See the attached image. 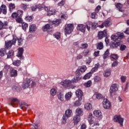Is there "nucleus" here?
I'll return each instance as SVG.
<instances>
[{"label": "nucleus", "mask_w": 129, "mask_h": 129, "mask_svg": "<svg viewBox=\"0 0 129 129\" xmlns=\"http://www.w3.org/2000/svg\"><path fill=\"white\" fill-rule=\"evenodd\" d=\"M124 37L123 36V33L118 32L115 35H112L111 36V40L114 41V42L112 43L111 47L113 48H117L119 45H120V42L121 41V39Z\"/></svg>", "instance_id": "obj_1"}, {"label": "nucleus", "mask_w": 129, "mask_h": 129, "mask_svg": "<svg viewBox=\"0 0 129 129\" xmlns=\"http://www.w3.org/2000/svg\"><path fill=\"white\" fill-rule=\"evenodd\" d=\"M17 39H18V37H17L16 35H13L12 40L5 42V48H6V49H11L13 45H16Z\"/></svg>", "instance_id": "obj_2"}, {"label": "nucleus", "mask_w": 129, "mask_h": 129, "mask_svg": "<svg viewBox=\"0 0 129 129\" xmlns=\"http://www.w3.org/2000/svg\"><path fill=\"white\" fill-rule=\"evenodd\" d=\"M42 30L43 32H47L48 34H51L54 32V28L52 24H47L42 27Z\"/></svg>", "instance_id": "obj_3"}, {"label": "nucleus", "mask_w": 129, "mask_h": 129, "mask_svg": "<svg viewBox=\"0 0 129 129\" xmlns=\"http://www.w3.org/2000/svg\"><path fill=\"white\" fill-rule=\"evenodd\" d=\"M118 90V85L116 84H112L109 90L110 96L112 97L114 95H115L116 91Z\"/></svg>", "instance_id": "obj_4"}, {"label": "nucleus", "mask_w": 129, "mask_h": 129, "mask_svg": "<svg viewBox=\"0 0 129 129\" xmlns=\"http://www.w3.org/2000/svg\"><path fill=\"white\" fill-rule=\"evenodd\" d=\"M74 29V25L72 24H67L65 26L64 32L66 35H70L72 33L73 29Z\"/></svg>", "instance_id": "obj_5"}, {"label": "nucleus", "mask_w": 129, "mask_h": 129, "mask_svg": "<svg viewBox=\"0 0 129 129\" xmlns=\"http://www.w3.org/2000/svg\"><path fill=\"white\" fill-rule=\"evenodd\" d=\"M124 118L121 117L120 115H116L113 117V121L114 122H118L121 127L123 126V121Z\"/></svg>", "instance_id": "obj_6"}, {"label": "nucleus", "mask_w": 129, "mask_h": 129, "mask_svg": "<svg viewBox=\"0 0 129 129\" xmlns=\"http://www.w3.org/2000/svg\"><path fill=\"white\" fill-rule=\"evenodd\" d=\"M86 28L88 31L90 30V27L88 26V25H84L83 24H79L77 27V30L80 31L82 33H85V30H86Z\"/></svg>", "instance_id": "obj_7"}, {"label": "nucleus", "mask_w": 129, "mask_h": 129, "mask_svg": "<svg viewBox=\"0 0 129 129\" xmlns=\"http://www.w3.org/2000/svg\"><path fill=\"white\" fill-rule=\"evenodd\" d=\"M86 70H87V67H86V66H82L81 67L78 69L76 73L78 75H79L81 76V74L84 73V72H85Z\"/></svg>", "instance_id": "obj_8"}, {"label": "nucleus", "mask_w": 129, "mask_h": 129, "mask_svg": "<svg viewBox=\"0 0 129 129\" xmlns=\"http://www.w3.org/2000/svg\"><path fill=\"white\" fill-rule=\"evenodd\" d=\"M61 85H62L64 88H68V87H70L71 85H72V81L66 80L64 81H62L60 83Z\"/></svg>", "instance_id": "obj_9"}, {"label": "nucleus", "mask_w": 129, "mask_h": 129, "mask_svg": "<svg viewBox=\"0 0 129 129\" xmlns=\"http://www.w3.org/2000/svg\"><path fill=\"white\" fill-rule=\"evenodd\" d=\"M44 10L46 12H47V15L48 16H52V15H55L56 14V11L49 7L45 6Z\"/></svg>", "instance_id": "obj_10"}, {"label": "nucleus", "mask_w": 129, "mask_h": 129, "mask_svg": "<svg viewBox=\"0 0 129 129\" xmlns=\"http://www.w3.org/2000/svg\"><path fill=\"white\" fill-rule=\"evenodd\" d=\"M18 51L17 54V57L20 58V60H24L25 57L23 56L24 53V48L23 47L18 48Z\"/></svg>", "instance_id": "obj_11"}, {"label": "nucleus", "mask_w": 129, "mask_h": 129, "mask_svg": "<svg viewBox=\"0 0 129 129\" xmlns=\"http://www.w3.org/2000/svg\"><path fill=\"white\" fill-rule=\"evenodd\" d=\"M103 106L105 109H109L111 106L110 102L106 99H104L103 101Z\"/></svg>", "instance_id": "obj_12"}, {"label": "nucleus", "mask_w": 129, "mask_h": 129, "mask_svg": "<svg viewBox=\"0 0 129 129\" xmlns=\"http://www.w3.org/2000/svg\"><path fill=\"white\" fill-rule=\"evenodd\" d=\"M30 85H31V79H26L23 83L22 87L24 89H26V88H28Z\"/></svg>", "instance_id": "obj_13"}, {"label": "nucleus", "mask_w": 129, "mask_h": 129, "mask_svg": "<svg viewBox=\"0 0 129 129\" xmlns=\"http://www.w3.org/2000/svg\"><path fill=\"white\" fill-rule=\"evenodd\" d=\"M9 101H11V104L12 106H13V107H15V105L20 103L19 100L16 98H10L9 99Z\"/></svg>", "instance_id": "obj_14"}, {"label": "nucleus", "mask_w": 129, "mask_h": 129, "mask_svg": "<svg viewBox=\"0 0 129 129\" xmlns=\"http://www.w3.org/2000/svg\"><path fill=\"white\" fill-rule=\"evenodd\" d=\"M9 25V22L8 21H5L4 22L0 21V31L4 30L5 29H8V26Z\"/></svg>", "instance_id": "obj_15"}, {"label": "nucleus", "mask_w": 129, "mask_h": 129, "mask_svg": "<svg viewBox=\"0 0 129 129\" xmlns=\"http://www.w3.org/2000/svg\"><path fill=\"white\" fill-rule=\"evenodd\" d=\"M93 114L95 115V116H96V117H98L99 119H101L102 118V113H101V111L99 110H95L93 112Z\"/></svg>", "instance_id": "obj_16"}, {"label": "nucleus", "mask_w": 129, "mask_h": 129, "mask_svg": "<svg viewBox=\"0 0 129 129\" xmlns=\"http://www.w3.org/2000/svg\"><path fill=\"white\" fill-rule=\"evenodd\" d=\"M76 94L80 100H82V96H83V92H82V90L80 89L76 90Z\"/></svg>", "instance_id": "obj_17"}, {"label": "nucleus", "mask_w": 129, "mask_h": 129, "mask_svg": "<svg viewBox=\"0 0 129 129\" xmlns=\"http://www.w3.org/2000/svg\"><path fill=\"white\" fill-rule=\"evenodd\" d=\"M87 118L89 123H90V124H93V123H94V117L92 115V113H89L88 115Z\"/></svg>", "instance_id": "obj_18"}, {"label": "nucleus", "mask_w": 129, "mask_h": 129, "mask_svg": "<svg viewBox=\"0 0 129 129\" xmlns=\"http://www.w3.org/2000/svg\"><path fill=\"white\" fill-rule=\"evenodd\" d=\"M106 35V30H104L103 31H99L98 32V37L99 39L100 40L101 39H103V38H104V37H105Z\"/></svg>", "instance_id": "obj_19"}, {"label": "nucleus", "mask_w": 129, "mask_h": 129, "mask_svg": "<svg viewBox=\"0 0 129 129\" xmlns=\"http://www.w3.org/2000/svg\"><path fill=\"white\" fill-rule=\"evenodd\" d=\"M82 76L80 75H77V73H76V76L73 78L72 80V83H77L80 79H81Z\"/></svg>", "instance_id": "obj_20"}, {"label": "nucleus", "mask_w": 129, "mask_h": 129, "mask_svg": "<svg viewBox=\"0 0 129 129\" xmlns=\"http://www.w3.org/2000/svg\"><path fill=\"white\" fill-rule=\"evenodd\" d=\"M2 13L3 15H7V6L5 5H2L0 7V15Z\"/></svg>", "instance_id": "obj_21"}, {"label": "nucleus", "mask_w": 129, "mask_h": 129, "mask_svg": "<svg viewBox=\"0 0 129 129\" xmlns=\"http://www.w3.org/2000/svg\"><path fill=\"white\" fill-rule=\"evenodd\" d=\"M10 71L11 77H17V76H18V71L14 69L13 68H11L10 69Z\"/></svg>", "instance_id": "obj_22"}, {"label": "nucleus", "mask_w": 129, "mask_h": 129, "mask_svg": "<svg viewBox=\"0 0 129 129\" xmlns=\"http://www.w3.org/2000/svg\"><path fill=\"white\" fill-rule=\"evenodd\" d=\"M81 119V118L80 117V116L79 115H76L74 116L73 117V122L74 123L75 125L77 124V123H78V122H79V121H80V120Z\"/></svg>", "instance_id": "obj_23"}, {"label": "nucleus", "mask_w": 129, "mask_h": 129, "mask_svg": "<svg viewBox=\"0 0 129 129\" xmlns=\"http://www.w3.org/2000/svg\"><path fill=\"white\" fill-rule=\"evenodd\" d=\"M36 31H37V26H36V24H31L29 26L30 33H35Z\"/></svg>", "instance_id": "obj_24"}, {"label": "nucleus", "mask_w": 129, "mask_h": 129, "mask_svg": "<svg viewBox=\"0 0 129 129\" xmlns=\"http://www.w3.org/2000/svg\"><path fill=\"white\" fill-rule=\"evenodd\" d=\"M65 115L67 116V117H71L72 115H73V112L71 109H67L65 111Z\"/></svg>", "instance_id": "obj_25"}, {"label": "nucleus", "mask_w": 129, "mask_h": 129, "mask_svg": "<svg viewBox=\"0 0 129 129\" xmlns=\"http://www.w3.org/2000/svg\"><path fill=\"white\" fill-rule=\"evenodd\" d=\"M76 115L81 116L83 115V110L80 108H78L76 110Z\"/></svg>", "instance_id": "obj_26"}, {"label": "nucleus", "mask_w": 129, "mask_h": 129, "mask_svg": "<svg viewBox=\"0 0 129 129\" xmlns=\"http://www.w3.org/2000/svg\"><path fill=\"white\" fill-rule=\"evenodd\" d=\"M102 97H103L102 94L98 93H95L93 96V98H96V99H101Z\"/></svg>", "instance_id": "obj_27"}, {"label": "nucleus", "mask_w": 129, "mask_h": 129, "mask_svg": "<svg viewBox=\"0 0 129 129\" xmlns=\"http://www.w3.org/2000/svg\"><path fill=\"white\" fill-rule=\"evenodd\" d=\"M61 23V20L60 19H56L55 21H53L52 22V26H55L57 27L60 25Z\"/></svg>", "instance_id": "obj_28"}, {"label": "nucleus", "mask_w": 129, "mask_h": 129, "mask_svg": "<svg viewBox=\"0 0 129 129\" xmlns=\"http://www.w3.org/2000/svg\"><path fill=\"white\" fill-rule=\"evenodd\" d=\"M111 73V70L110 69L106 70L104 73V76L105 77H108L110 75Z\"/></svg>", "instance_id": "obj_29"}, {"label": "nucleus", "mask_w": 129, "mask_h": 129, "mask_svg": "<svg viewBox=\"0 0 129 129\" xmlns=\"http://www.w3.org/2000/svg\"><path fill=\"white\" fill-rule=\"evenodd\" d=\"M84 107L87 110H90V109H92V105L89 103H87L85 104Z\"/></svg>", "instance_id": "obj_30"}, {"label": "nucleus", "mask_w": 129, "mask_h": 129, "mask_svg": "<svg viewBox=\"0 0 129 129\" xmlns=\"http://www.w3.org/2000/svg\"><path fill=\"white\" fill-rule=\"evenodd\" d=\"M57 97L60 101H64V95L62 93H57Z\"/></svg>", "instance_id": "obj_31"}, {"label": "nucleus", "mask_w": 129, "mask_h": 129, "mask_svg": "<svg viewBox=\"0 0 129 129\" xmlns=\"http://www.w3.org/2000/svg\"><path fill=\"white\" fill-rule=\"evenodd\" d=\"M72 95H73V94L72 93H71V92H69L67 93L65 95V98L66 100H69V99L71 98Z\"/></svg>", "instance_id": "obj_32"}, {"label": "nucleus", "mask_w": 129, "mask_h": 129, "mask_svg": "<svg viewBox=\"0 0 129 129\" xmlns=\"http://www.w3.org/2000/svg\"><path fill=\"white\" fill-rule=\"evenodd\" d=\"M14 56V50H10L7 53V58H12Z\"/></svg>", "instance_id": "obj_33"}, {"label": "nucleus", "mask_w": 129, "mask_h": 129, "mask_svg": "<svg viewBox=\"0 0 129 129\" xmlns=\"http://www.w3.org/2000/svg\"><path fill=\"white\" fill-rule=\"evenodd\" d=\"M7 54V50L5 48L0 49V56L2 57Z\"/></svg>", "instance_id": "obj_34"}, {"label": "nucleus", "mask_w": 129, "mask_h": 129, "mask_svg": "<svg viewBox=\"0 0 129 129\" xmlns=\"http://www.w3.org/2000/svg\"><path fill=\"white\" fill-rule=\"evenodd\" d=\"M22 29L24 30V31H26L27 29H28V27H29V25L28 23H26L25 22L22 23Z\"/></svg>", "instance_id": "obj_35"}, {"label": "nucleus", "mask_w": 129, "mask_h": 129, "mask_svg": "<svg viewBox=\"0 0 129 129\" xmlns=\"http://www.w3.org/2000/svg\"><path fill=\"white\" fill-rule=\"evenodd\" d=\"M116 8L119 10V12H122V5L120 3H117L115 5Z\"/></svg>", "instance_id": "obj_36"}, {"label": "nucleus", "mask_w": 129, "mask_h": 129, "mask_svg": "<svg viewBox=\"0 0 129 129\" xmlns=\"http://www.w3.org/2000/svg\"><path fill=\"white\" fill-rule=\"evenodd\" d=\"M90 25H91L92 29H96L98 27V23L96 22H90Z\"/></svg>", "instance_id": "obj_37"}, {"label": "nucleus", "mask_w": 129, "mask_h": 129, "mask_svg": "<svg viewBox=\"0 0 129 129\" xmlns=\"http://www.w3.org/2000/svg\"><path fill=\"white\" fill-rule=\"evenodd\" d=\"M92 74L91 72L87 73L84 76L83 79L85 80H86V79H89V78L91 77Z\"/></svg>", "instance_id": "obj_38"}, {"label": "nucleus", "mask_w": 129, "mask_h": 129, "mask_svg": "<svg viewBox=\"0 0 129 129\" xmlns=\"http://www.w3.org/2000/svg\"><path fill=\"white\" fill-rule=\"evenodd\" d=\"M109 55V49H107L103 55V59H107Z\"/></svg>", "instance_id": "obj_39"}, {"label": "nucleus", "mask_w": 129, "mask_h": 129, "mask_svg": "<svg viewBox=\"0 0 129 129\" xmlns=\"http://www.w3.org/2000/svg\"><path fill=\"white\" fill-rule=\"evenodd\" d=\"M28 6H29V5H28L27 4H22L21 5V7L22 9H23V10H24V11H27V10H28L29 9V8L28 7Z\"/></svg>", "instance_id": "obj_40"}, {"label": "nucleus", "mask_w": 129, "mask_h": 129, "mask_svg": "<svg viewBox=\"0 0 129 129\" xmlns=\"http://www.w3.org/2000/svg\"><path fill=\"white\" fill-rule=\"evenodd\" d=\"M13 64L14 65V66H20V65H21V60H14L13 62Z\"/></svg>", "instance_id": "obj_41"}, {"label": "nucleus", "mask_w": 129, "mask_h": 129, "mask_svg": "<svg viewBox=\"0 0 129 129\" xmlns=\"http://www.w3.org/2000/svg\"><path fill=\"white\" fill-rule=\"evenodd\" d=\"M68 118H69V117H67L66 115H63L62 117V123L65 124V123H66V121L68 119Z\"/></svg>", "instance_id": "obj_42"}, {"label": "nucleus", "mask_w": 129, "mask_h": 129, "mask_svg": "<svg viewBox=\"0 0 129 129\" xmlns=\"http://www.w3.org/2000/svg\"><path fill=\"white\" fill-rule=\"evenodd\" d=\"M110 25H111V22H110L108 19L105 20L104 22L105 27H109Z\"/></svg>", "instance_id": "obj_43"}, {"label": "nucleus", "mask_w": 129, "mask_h": 129, "mask_svg": "<svg viewBox=\"0 0 129 129\" xmlns=\"http://www.w3.org/2000/svg\"><path fill=\"white\" fill-rule=\"evenodd\" d=\"M97 48L98 50H102V49H103V43H102V42L98 43L97 45Z\"/></svg>", "instance_id": "obj_44"}, {"label": "nucleus", "mask_w": 129, "mask_h": 129, "mask_svg": "<svg viewBox=\"0 0 129 129\" xmlns=\"http://www.w3.org/2000/svg\"><path fill=\"white\" fill-rule=\"evenodd\" d=\"M56 93H57V90H56V89H55V88H52L51 89V90H50L51 95H52V96H55V95L56 94Z\"/></svg>", "instance_id": "obj_45"}, {"label": "nucleus", "mask_w": 129, "mask_h": 129, "mask_svg": "<svg viewBox=\"0 0 129 129\" xmlns=\"http://www.w3.org/2000/svg\"><path fill=\"white\" fill-rule=\"evenodd\" d=\"M15 8L16 6L14 4L11 3L9 4V11H10V12H12L13 10H15Z\"/></svg>", "instance_id": "obj_46"}, {"label": "nucleus", "mask_w": 129, "mask_h": 129, "mask_svg": "<svg viewBox=\"0 0 129 129\" xmlns=\"http://www.w3.org/2000/svg\"><path fill=\"white\" fill-rule=\"evenodd\" d=\"M81 105V100H79L78 101H76L74 103V106H80Z\"/></svg>", "instance_id": "obj_47"}, {"label": "nucleus", "mask_w": 129, "mask_h": 129, "mask_svg": "<svg viewBox=\"0 0 129 129\" xmlns=\"http://www.w3.org/2000/svg\"><path fill=\"white\" fill-rule=\"evenodd\" d=\"M17 40L18 41V45L19 46H21V45H23V39L22 38H17Z\"/></svg>", "instance_id": "obj_48"}, {"label": "nucleus", "mask_w": 129, "mask_h": 129, "mask_svg": "<svg viewBox=\"0 0 129 129\" xmlns=\"http://www.w3.org/2000/svg\"><path fill=\"white\" fill-rule=\"evenodd\" d=\"M16 21L17 23H18L19 24H22L23 23V19H22V17H18L16 18Z\"/></svg>", "instance_id": "obj_49"}, {"label": "nucleus", "mask_w": 129, "mask_h": 129, "mask_svg": "<svg viewBox=\"0 0 129 129\" xmlns=\"http://www.w3.org/2000/svg\"><path fill=\"white\" fill-rule=\"evenodd\" d=\"M92 85V82L91 81H89L87 83H85V86L86 87H90V86Z\"/></svg>", "instance_id": "obj_50"}, {"label": "nucleus", "mask_w": 129, "mask_h": 129, "mask_svg": "<svg viewBox=\"0 0 129 129\" xmlns=\"http://www.w3.org/2000/svg\"><path fill=\"white\" fill-rule=\"evenodd\" d=\"M54 36L58 40L60 39V37H61V33L59 32H56L54 34Z\"/></svg>", "instance_id": "obj_51"}, {"label": "nucleus", "mask_w": 129, "mask_h": 129, "mask_svg": "<svg viewBox=\"0 0 129 129\" xmlns=\"http://www.w3.org/2000/svg\"><path fill=\"white\" fill-rule=\"evenodd\" d=\"M110 58L111 59H113V60H116L118 58V56L117 54H112L110 55Z\"/></svg>", "instance_id": "obj_52"}, {"label": "nucleus", "mask_w": 129, "mask_h": 129, "mask_svg": "<svg viewBox=\"0 0 129 129\" xmlns=\"http://www.w3.org/2000/svg\"><path fill=\"white\" fill-rule=\"evenodd\" d=\"M24 12H23V11L22 10H18L17 11V16L18 17H22V16H23V13Z\"/></svg>", "instance_id": "obj_53"}, {"label": "nucleus", "mask_w": 129, "mask_h": 129, "mask_svg": "<svg viewBox=\"0 0 129 129\" xmlns=\"http://www.w3.org/2000/svg\"><path fill=\"white\" fill-rule=\"evenodd\" d=\"M88 47V44L87 43H82L81 45V48L82 49H86Z\"/></svg>", "instance_id": "obj_54"}, {"label": "nucleus", "mask_w": 129, "mask_h": 129, "mask_svg": "<svg viewBox=\"0 0 129 129\" xmlns=\"http://www.w3.org/2000/svg\"><path fill=\"white\" fill-rule=\"evenodd\" d=\"M98 69V65L96 64L95 67L92 69L91 72H92V73H93L94 72H96Z\"/></svg>", "instance_id": "obj_55"}, {"label": "nucleus", "mask_w": 129, "mask_h": 129, "mask_svg": "<svg viewBox=\"0 0 129 129\" xmlns=\"http://www.w3.org/2000/svg\"><path fill=\"white\" fill-rule=\"evenodd\" d=\"M94 80L95 82H99V81L101 80V78H100L99 76H96L94 78Z\"/></svg>", "instance_id": "obj_56"}, {"label": "nucleus", "mask_w": 129, "mask_h": 129, "mask_svg": "<svg viewBox=\"0 0 129 129\" xmlns=\"http://www.w3.org/2000/svg\"><path fill=\"white\" fill-rule=\"evenodd\" d=\"M58 7H62L65 5V0H61V2L58 3Z\"/></svg>", "instance_id": "obj_57"}, {"label": "nucleus", "mask_w": 129, "mask_h": 129, "mask_svg": "<svg viewBox=\"0 0 129 129\" xmlns=\"http://www.w3.org/2000/svg\"><path fill=\"white\" fill-rule=\"evenodd\" d=\"M100 10H101V7L100 6H98L96 8L95 12V13H96V14H97L99 12V11H100Z\"/></svg>", "instance_id": "obj_58"}, {"label": "nucleus", "mask_w": 129, "mask_h": 129, "mask_svg": "<svg viewBox=\"0 0 129 129\" xmlns=\"http://www.w3.org/2000/svg\"><path fill=\"white\" fill-rule=\"evenodd\" d=\"M96 16H97V15L96 14V12L92 13L91 18L93 19H96Z\"/></svg>", "instance_id": "obj_59"}, {"label": "nucleus", "mask_w": 129, "mask_h": 129, "mask_svg": "<svg viewBox=\"0 0 129 129\" xmlns=\"http://www.w3.org/2000/svg\"><path fill=\"white\" fill-rule=\"evenodd\" d=\"M32 19H33V18L32 17V16H27L25 18V20L26 21H28V22H32Z\"/></svg>", "instance_id": "obj_60"}, {"label": "nucleus", "mask_w": 129, "mask_h": 129, "mask_svg": "<svg viewBox=\"0 0 129 129\" xmlns=\"http://www.w3.org/2000/svg\"><path fill=\"white\" fill-rule=\"evenodd\" d=\"M126 48V46L124 45H121L120 46V50L121 51H124V50H125Z\"/></svg>", "instance_id": "obj_61"}, {"label": "nucleus", "mask_w": 129, "mask_h": 129, "mask_svg": "<svg viewBox=\"0 0 129 129\" xmlns=\"http://www.w3.org/2000/svg\"><path fill=\"white\" fill-rule=\"evenodd\" d=\"M126 79V77L125 76H122L120 77L121 81V82H122L123 83L124 82H125Z\"/></svg>", "instance_id": "obj_62"}, {"label": "nucleus", "mask_w": 129, "mask_h": 129, "mask_svg": "<svg viewBox=\"0 0 129 129\" xmlns=\"http://www.w3.org/2000/svg\"><path fill=\"white\" fill-rule=\"evenodd\" d=\"M83 58V55H82V53H80L77 56V60H80V59H82Z\"/></svg>", "instance_id": "obj_63"}, {"label": "nucleus", "mask_w": 129, "mask_h": 129, "mask_svg": "<svg viewBox=\"0 0 129 129\" xmlns=\"http://www.w3.org/2000/svg\"><path fill=\"white\" fill-rule=\"evenodd\" d=\"M31 10L33 11V12H36L37 11V5H34L31 7Z\"/></svg>", "instance_id": "obj_64"}]
</instances>
